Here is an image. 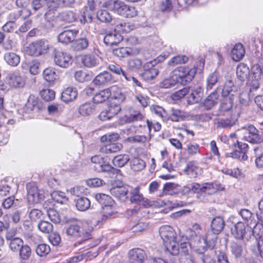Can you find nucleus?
Here are the masks:
<instances>
[{"mask_svg": "<svg viewBox=\"0 0 263 263\" xmlns=\"http://www.w3.org/2000/svg\"><path fill=\"white\" fill-rule=\"evenodd\" d=\"M147 255L145 252L139 248L134 249L129 251L128 253L129 261L130 263H143L146 258ZM149 258L146 262H148Z\"/></svg>", "mask_w": 263, "mask_h": 263, "instance_id": "16", "label": "nucleus"}, {"mask_svg": "<svg viewBox=\"0 0 263 263\" xmlns=\"http://www.w3.org/2000/svg\"><path fill=\"white\" fill-rule=\"evenodd\" d=\"M89 45V41L86 37H81L76 40L73 44V47L77 51H82L86 49Z\"/></svg>", "mask_w": 263, "mask_h": 263, "instance_id": "52", "label": "nucleus"}, {"mask_svg": "<svg viewBox=\"0 0 263 263\" xmlns=\"http://www.w3.org/2000/svg\"><path fill=\"white\" fill-rule=\"evenodd\" d=\"M201 193L212 194L218 190H223L224 187L220 183L211 182L204 183L202 184Z\"/></svg>", "mask_w": 263, "mask_h": 263, "instance_id": "24", "label": "nucleus"}, {"mask_svg": "<svg viewBox=\"0 0 263 263\" xmlns=\"http://www.w3.org/2000/svg\"><path fill=\"white\" fill-rule=\"evenodd\" d=\"M78 96L76 88L68 87L64 89L61 95V99L63 102L68 103L74 100Z\"/></svg>", "mask_w": 263, "mask_h": 263, "instance_id": "26", "label": "nucleus"}, {"mask_svg": "<svg viewBox=\"0 0 263 263\" xmlns=\"http://www.w3.org/2000/svg\"><path fill=\"white\" fill-rule=\"evenodd\" d=\"M239 117V113L228 112L223 117L219 118L216 123L217 128H230L235 125Z\"/></svg>", "mask_w": 263, "mask_h": 263, "instance_id": "13", "label": "nucleus"}, {"mask_svg": "<svg viewBox=\"0 0 263 263\" xmlns=\"http://www.w3.org/2000/svg\"><path fill=\"white\" fill-rule=\"evenodd\" d=\"M262 227L261 224H257L252 229L248 224H246L243 222H238L232 229L231 232L236 239L248 240L254 233H256L257 229Z\"/></svg>", "mask_w": 263, "mask_h": 263, "instance_id": "4", "label": "nucleus"}, {"mask_svg": "<svg viewBox=\"0 0 263 263\" xmlns=\"http://www.w3.org/2000/svg\"><path fill=\"white\" fill-rule=\"evenodd\" d=\"M186 117V115L183 111L172 108L168 119L174 122H180L184 120Z\"/></svg>", "mask_w": 263, "mask_h": 263, "instance_id": "37", "label": "nucleus"}, {"mask_svg": "<svg viewBox=\"0 0 263 263\" xmlns=\"http://www.w3.org/2000/svg\"><path fill=\"white\" fill-rule=\"evenodd\" d=\"M114 54L118 57H125L135 55L139 53V50L137 48L129 47H120L113 50Z\"/></svg>", "mask_w": 263, "mask_h": 263, "instance_id": "22", "label": "nucleus"}, {"mask_svg": "<svg viewBox=\"0 0 263 263\" xmlns=\"http://www.w3.org/2000/svg\"><path fill=\"white\" fill-rule=\"evenodd\" d=\"M202 94L201 88L200 87L192 90V92L187 97L188 103L193 104L198 102L201 100Z\"/></svg>", "mask_w": 263, "mask_h": 263, "instance_id": "46", "label": "nucleus"}, {"mask_svg": "<svg viewBox=\"0 0 263 263\" xmlns=\"http://www.w3.org/2000/svg\"><path fill=\"white\" fill-rule=\"evenodd\" d=\"M237 134L242 136V139L252 143L263 142V134L251 124L246 125L237 131Z\"/></svg>", "mask_w": 263, "mask_h": 263, "instance_id": "5", "label": "nucleus"}, {"mask_svg": "<svg viewBox=\"0 0 263 263\" xmlns=\"http://www.w3.org/2000/svg\"><path fill=\"white\" fill-rule=\"evenodd\" d=\"M218 95L217 91L212 92L204 100L203 106L206 109L212 108L217 102Z\"/></svg>", "mask_w": 263, "mask_h": 263, "instance_id": "44", "label": "nucleus"}, {"mask_svg": "<svg viewBox=\"0 0 263 263\" xmlns=\"http://www.w3.org/2000/svg\"><path fill=\"white\" fill-rule=\"evenodd\" d=\"M96 106L91 103L81 105L79 109V113L83 116H89L95 111Z\"/></svg>", "mask_w": 263, "mask_h": 263, "instance_id": "45", "label": "nucleus"}, {"mask_svg": "<svg viewBox=\"0 0 263 263\" xmlns=\"http://www.w3.org/2000/svg\"><path fill=\"white\" fill-rule=\"evenodd\" d=\"M238 149L233 153H231L232 157L241 160H246L248 159L247 153L248 151V145L245 143L237 142Z\"/></svg>", "mask_w": 263, "mask_h": 263, "instance_id": "21", "label": "nucleus"}, {"mask_svg": "<svg viewBox=\"0 0 263 263\" xmlns=\"http://www.w3.org/2000/svg\"><path fill=\"white\" fill-rule=\"evenodd\" d=\"M49 48L48 42L41 40L29 44L25 48V52L28 55L37 57L46 53Z\"/></svg>", "mask_w": 263, "mask_h": 263, "instance_id": "7", "label": "nucleus"}, {"mask_svg": "<svg viewBox=\"0 0 263 263\" xmlns=\"http://www.w3.org/2000/svg\"><path fill=\"white\" fill-rule=\"evenodd\" d=\"M173 71L178 83L185 85L194 78L197 72V68L195 66L192 67L180 66L175 68Z\"/></svg>", "mask_w": 263, "mask_h": 263, "instance_id": "6", "label": "nucleus"}, {"mask_svg": "<svg viewBox=\"0 0 263 263\" xmlns=\"http://www.w3.org/2000/svg\"><path fill=\"white\" fill-rule=\"evenodd\" d=\"M113 87L105 89L97 93L93 98V102L101 103L107 100L111 95V90Z\"/></svg>", "mask_w": 263, "mask_h": 263, "instance_id": "29", "label": "nucleus"}, {"mask_svg": "<svg viewBox=\"0 0 263 263\" xmlns=\"http://www.w3.org/2000/svg\"><path fill=\"white\" fill-rule=\"evenodd\" d=\"M159 234L166 250L173 255L178 254L179 245L173 228L169 226H163L159 229Z\"/></svg>", "mask_w": 263, "mask_h": 263, "instance_id": "3", "label": "nucleus"}, {"mask_svg": "<svg viewBox=\"0 0 263 263\" xmlns=\"http://www.w3.org/2000/svg\"><path fill=\"white\" fill-rule=\"evenodd\" d=\"M111 74L107 71H104L99 74L93 80V83L96 85H103L106 84L111 81Z\"/></svg>", "mask_w": 263, "mask_h": 263, "instance_id": "41", "label": "nucleus"}, {"mask_svg": "<svg viewBox=\"0 0 263 263\" xmlns=\"http://www.w3.org/2000/svg\"><path fill=\"white\" fill-rule=\"evenodd\" d=\"M122 147V144L119 143H105L100 147L99 151L103 154H112L120 151Z\"/></svg>", "mask_w": 263, "mask_h": 263, "instance_id": "23", "label": "nucleus"}, {"mask_svg": "<svg viewBox=\"0 0 263 263\" xmlns=\"http://www.w3.org/2000/svg\"><path fill=\"white\" fill-rule=\"evenodd\" d=\"M125 121L128 123L141 121L144 118L142 112L138 110H132L129 115H125Z\"/></svg>", "mask_w": 263, "mask_h": 263, "instance_id": "40", "label": "nucleus"}, {"mask_svg": "<svg viewBox=\"0 0 263 263\" xmlns=\"http://www.w3.org/2000/svg\"><path fill=\"white\" fill-rule=\"evenodd\" d=\"M20 257L23 260H27L30 256L31 250L27 245H23L18 250Z\"/></svg>", "mask_w": 263, "mask_h": 263, "instance_id": "60", "label": "nucleus"}, {"mask_svg": "<svg viewBox=\"0 0 263 263\" xmlns=\"http://www.w3.org/2000/svg\"><path fill=\"white\" fill-rule=\"evenodd\" d=\"M182 245L181 247L183 250L182 251V253H180V263H195L192 256L189 254V251L184 249L186 245L182 244Z\"/></svg>", "mask_w": 263, "mask_h": 263, "instance_id": "53", "label": "nucleus"}, {"mask_svg": "<svg viewBox=\"0 0 263 263\" xmlns=\"http://www.w3.org/2000/svg\"><path fill=\"white\" fill-rule=\"evenodd\" d=\"M224 226L225 222L223 218L216 216L211 221V229L214 234L217 235L222 231Z\"/></svg>", "mask_w": 263, "mask_h": 263, "instance_id": "25", "label": "nucleus"}, {"mask_svg": "<svg viewBox=\"0 0 263 263\" xmlns=\"http://www.w3.org/2000/svg\"><path fill=\"white\" fill-rule=\"evenodd\" d=\"M234 87L233 82L232 80H227L226 81L222 89L218 88L217 91H220L221 90V93L222 96L226 97L232 92Z\"/></svg>", "mask_w": 263, "mask_h": 263, "instance_id": "54", "label": "nucleus"}, {"mask_svg": "<svg viewBox=\"0 0 263 263\" xmlns=\"http://www.w3.org/2000/svg\"><path fill=\"white\" fill-rule=\"evenodd\" d=\"M110 192L121 202H125L128 199V190L125 186H114L110 189Z\"/></svg>", "mask_w": 263, "mask_h": 263, "instance_id": "20", "label": "nucleus"}, {"mask_svg": "<svg viewBox=\"0 0 263 263\" xmlns=\"http://www.w3.org/2000/svg\"><path fill=\"white\" fill-rule=\"evenodd\" d=\"M136 27L134 23L130 22H122L116 25L115 30L120 33H128L135 29Z\"/></svg>", "mask_w": 263, "mask_h": 263, "instance_id": "38", "label": "nucleus"}, {"mask_svg": "<svg viewBox=\"0 0 263 263\" xmlns=\"http://www.w3.org/2000/svg\"><path fill=\"white\" fill-rule=\"evenodd\" d=\"M38 100L34 96H30L28 98V101L26 104V108L27 111L29 112L32 111L35 108H37Z\"/></svg>", "mask_w": 263, "mask_h": 263, "instance_id": "64", "label": "nucleus"}, {"mask_svg": "<svg viewBox=\"0 0 263 263\" xmlns=\"http://www.w3.org/2000/svg\"><path fill=\"white\" fill-rule=\"evenodd\" d=\"M47 215L49 219L55 223H58L61 221L60 216L56 210L49 208L47 210Z\"/></svg>", "mask_w": 263, "mask_h": 263, "instance_id": "63", "label": "nucleus"}, {"mask_svg": "<svg viewBox=\"0 0 263 263\" xmlns=\"http://www.w3.org/2000/svg\"><path fill=\"white\" fill-rule=\"evenodd\" d=\"M180 191V186L174 183H167L163 188V194L165 195L172 196L178 194Z\"/></svg>", "mask_w": 263, "mask_h": 263, "instance_id": "39", "label": "nucleus"}, {"mask_svg": "<svg viewBox=\"0 0 263 263\" xmlns=\"http://www.w3.org/2000/svg\"><path fill=\"white\" fill-rule=\"evenodd\" d=\"M107 7L117 13L119 15L124 16L127 5L124 2L118 0H110L106 3Z\"/></svg>", "mask_w": 263, "mask_h": 263, "instance_id": "17", "label": "nucleus"}, {"mask_svg": "<svg viewBox=\"0 0 263 263\" xmlns=\"http://www.w3.org/2000/svg\"><path fill=\"white\" fill-rule=\"evenodd\" d=\"M231 252L236 258H241L245 255V248L242 244L232 242L231 244Z\"/></svg>", "mask_w": 263, "mask_h": 263, "instance_id": "31", "label": "nucleus"}, {"mask_svg": "<svg viewBox=\"0 0 263 263\" xmlns=\"http://www.w3.org/2000/svg\"><path fill=\"white\" fill-rule=\"evenodd\" d=\"M156 64V61L154 59L144 64L143 66V71L141 75L143 80L148 81L155 79L158 76L159 71L155 67Z\"/></svg>", "mask_w": 263, "mask_h": 263, "instance_id": "11", "label": "nucleus"}, {"mask_svg": "<svg viewBox=\"0 0 263 263\" xmlns=\"http://www.w3.org/2000/svg\"><path fill=\"white\" fill-rule=\"evenodd\" d=\"M52 55L54 64L61 68H67L72 64V57L67 52L54 48Z\"/></svg>", "mask_w": 263, "mask_h": 263, "instance_id": "8", "label": "nucleus"}, {"mask_svg": "<svg viewBox=\"0 0 263 263\" xmlns=\"http://www.w3.org/2000/svg\"><path fill=\"white\" fill-rule=\"evenodd\" d=\"M245 54V50L241 43L236 44L232 50V59L235 61L241 60Z\"/></svg>", "mask_w": 263, "mask_h": 263, "instance_id": "36", "label": "nucleus"}, {"mask_svg": "<svg viewBox=\"0 0 263 263\" xmlns=\"http://www.w3.org/2000/svg\"><path fill=\"white\" fill-rule=\"evenodd\" d=\"M45 27L47 29H51L55 27L57 24V18L54 13L47 12L45 14Z\"/></svg>", "mask_w": 263, "mask_h": 263, "instance_id": "42", "label": "nucleus"}, {"mask_svg": "<svg viewBox=\"0 0 263 263\" xmlns=\"http://www.w3.org/2000/svg\"><path fill=\"white\" fill-rule=\"evenodd\" d=\"M201 228L197 223H194L191 228L186 231V233L191 240L193 241V245L196 244L200 245V247L203 248L206 246V240L203 236H202Z\"/></svg>", "mask_w": 263, "mask_h": 263, "instance_id": "9", "label": "nucleus"}, {"mask_svg": "<svg viewBox=\"0 0 263 263\" xmlns=\"http://www.w3.org/2000/svg\"><path fill=\"white\" fill-rule=\"evenodd\" d=\"M76 206L79 211H85L90 208V202L86 197H80L76 200Z\"/></svg>", "mask_w": 263, "mask_h": 263, "instance_id": "49", "label": "nucleus"}, {"mask_svg": "<svg viewBox=\"0 0 263 263\" xmlns=\"http://www.w3.org/2000/svg\"><path fill=\"white\" fill-rule=\"evenodd\" d=\"M206 248V246L203 248L199 247V251L195 252L198 254V258L200 259L202 263H216L215 260H214L211 256L208 254L205 253V251Z\"/></svg>", "mask_w": 263, "mask_h": 263, "instance_id": "48", "label": "nucleus"}, {"mask_svg": "<svg viewBox=\"0 0 263 263\" xmlns=\"http://www.w3.org/2000/svg\"><path fill=\"white\" fill-rule=\"evenodd\" d=\"M193 241L191 240L190 238V242L188 241V238L186 236H181V239L180 240V243H178L179 245V252L182 253V251L183 250V249L182 248L181 246H182V244L184 245H185L186 250H188L189 251L190 250L192 249L195 252H198L199 251L200 249H198V248L200 247V245H198V244L195 245L194 246L192 243Z\"/></svg>", "mask_w": 263, "mask_h": 263, "instance_id": "32", "label": "nucleus"}, {"mask_svg": "<svg viewBox=\"0 0 263 263\" xmlns=\"http://www.w3.org/2000/svg\"><path fill=\"white\" fill-rule=\"evenodd\" d=\"M82 63L86 67L92 68L97 66L99 60L92 54H86L81 56Z\"/></svg>", "mask_w": 263, "mask_h": 263, "instance_id": "27", "label": "nucleus"}, {"mask_svg": "<svg viewBox=\"0 0 263 263\" xmlns=\"http://www.w3.org/2000/svg\"><path fill=\"white\" fill-rule=\"evenodd\" d=\"M78 32V30L76 29L65 30L59 34L58 40L61 43L67 44L74 40Z\"/></svg>", "mask_w": 263, "mask_h": 263, "instance_id": "19", "label": "nucleus"}, {"mask_svg": "<svg viewBox=\"0 0 263 263\" xmlns=\"http://www.w3.org/2000/svg\"><path fill=\"white\" fill-rule=\"evenodd\" d=\"M151 110L152 112L162 119H165L167 118L166 112L162 107L159 105H152L151 106Z\"/></svg>", "mask_w": 263, "mask_h": 263, "instance_id": "61", "label": "nucleus"}, {"mask_svg": "<svg viewBox=\"0 0 263 263\" xmlns=\"http://www.w3.org/2000/svg\"><path fill=\"white\" fill-rule=\"evenodd\" d=\"M27 200L29 203H37L44 198V192L42 190H40L34 184H30L27 186Z\"/></svg>", "mask_w": 263, "mask_h": 263, "instance_id": "12", "label": "nucleus"}, {"mask_svg": "<svg viewBox=\"0 0 263 263\" xmlns=\"http://www.w3.org/2000/svg\"><path fill=\"white\" fill-rule=\"evenodd\" d=\"M111 102L106 108L111 118L120 111L121 107L119 104L125 100L124 95L121 93H117L111 98Z\"/></svg>", "mask_w": 263, "mask_h": 263, "instance_id": "14", "label": "nucleus"}, {"mask_svg": "<svg viewBox=\"0 0 263 263\" xmlns=\"http://www.w3.org/2000/svg\"><path fill=\"white\" fill-rule=\"evenodd\" d=\"M129 157L127 155H119L114 157L112 163L115 166L121 167L124 166L129 161Z\"/></svg>", "mask_w": 263, "mask_h": 263, "instance_id": "50", "label": "nucleus"}, {"mask_svg": "<svg viewBox=\"0 0 263 263\" xmlns=\"http://www.w3.org/2000/svg\"><path fill=\"white\" fill-rule=\"evenodd\" d=\"M5 81L10 87L15 88H22L26 84L25 78L18 71L8 73L6 77Z\"/></svg>", "mask_w": 263, "mask_h": 263, "instance_id": "10", "label": "nucleus"}, {"mask_svg": "<svg viewBox=\"0 0 263 263\" xmlns=\"http://www.w3.org/2000/svg\"><path fill=\"white\" fill-rule=\"evenodd\" d=\"M178 82V80L176 77L173 74V71L172 72L170 76L163 79L159 84L160 87L163 88H170L175 86Z\"/></svg>", "mask_w": 263, "mask_h": 263, "instance_id": "43", "label": "nucleus"}, {"mask_svg": "<svg viewBox=\"0 0 263 263\" xmlns=\"http://www.w3.org/2000/svg\"><path fill=\"white\" fill-rule=\"evenodd\" d=\"M263 77V68L258 64L252 66L250 77L246 85L240 89L239 102L243 105H247L250 100L259 88L260 81Z\"/></svg>", "mask_w": 263, "mask_h": 263, "instance_id": "1", "label": "nucleus"}, {"mask_svg": "<svg viewBox=\"0 0 263 263\" xmlns=\"http://www.w3.org/2000/svg\"><path fill=\"white\" fill-rule=\"evenodd\" d=\"M96 199L103 206H105L108 205H114V201L111 197L106 194L99 193L95 195Z\"/></svg>", "mask_w": 263, "mask_h": 263, "instance_id": "47", "label": "nucleus"}, {"mask_svg": "<svg viewBox=\"0 0 263 263\" xmlns=\"http://www.w3.org/2000/svg\"><path fill=\"white\" fill-rule=\"evenodd\" d=\"M250 73L249 68L247 64L240 63L238 65L236 69V75L240 81H244L247 79Z\"/></svg>", "mask_w": 263, "mask_h": 263, "instance_id": "34", "label": "nucleus"}, {"mask_svg": "<svg viewBox=\"0 0 263 263\" xmlns=\"http://www.w3.org/2000/svg\"><path fill=\"white\" fill-rule=\"evenodd\" d=\"M50 196L52 199L58 203H63L67 200L65 193L60 191H54Z\"/></svg>", "mask_w": 263, "mask_h": 263, "instance_id": "62", "label": "nucleus"}, {"mask_svg": "<svg viewBox=\"0 0 263 263\" xmlns=\"http://www.w3.org/2000/svg\"><path fill=\"white\" fill-rule=\"evenodd\" d=\"M184 172L191 178H195L202 174V170L193 162H190L184 170Z\"/></svg>", "mask_w": 263, "mask_h": 263, "instance_id": "30", "label": "nucleus"}, {"mask_svg": "<svg viewBox=\"0 0 263 263\" xmlns=\"http://www.w3.org/2000/svg\"><path fill=\"white\" fill-rule=\"evenodd\" d=\"M43 77L46 81L51 84H53L59 79V75L55 69L51 67L46 68L44 70Z\"/></svg>", "mask_w": 263, "mask_h": 263, "instance_id": "28", "label": "nucleus"}, {"mask_svg": "<svg viewBox=\"0 0 263 263\" xmlns=\"http://www.w3.org/2000/svg\"><path fill=\"white\" fill-rule=\"evenodd\" d=\"M187 61V57L183 55H178L171 58L168 62V64L170 66H174L176 65L185 63Z\"/></svg>", "mask_w": 263, "mask_h": 263, "instance_id": "58", "label": "nucleus"}, {"mask_svg": "<svg viewBox=\"0 0 263 263\" xmlns=\"http://www.w3.org/2000/svg\"><path fill=\"white\" fill-rule=\"evenodd\" d=\"M4 60L7 64L11 66L15 67L20 62V57L13 52H7L4 56Z\"/></svg>", "mask_w": 263, "mask_h": 263, "instance_id": "33", "label": "nucleus"}, {"mask_svg": "<svg viewBox=\"0 0 263 263\" xmlns=\"http://www.w3.org/2000/svg\"><path fill=\"white\" fill-rule=\"evenodd\" d=\"M59 17L63 21L67 23H71L77 20L78 15L72 10H66L60 13Z\"/></svg>", "mask_w": 263, "mask_h": 263, "instance_id": "35", "label": "nucleus"}, {"mask_svg": "<svg viewBox=\"0 0 263 263\" xmlns=\"http://www.w3.org/2000/svg\"><path fill=\"white\" fill-rule=\"evenodd\" d=\"M123 40L121 34L115 29L107 32L104 37V43L108 46L116 45Z\"/></svg>", "mask_w": 263, "mask_h": 263, "instance_id": "18", "label": "nucleus"}, {"mask_svg": "<svg viewBox=\"0 0 263 263\" xmlns=\"http://www.w3.org/2000/svg\"><path fill=\"white\" fill-rule=\"evenodd\" d=\"M6 239L9 246L10 249L14 252H17L22 245L24 244L23 240L15 236V233L13 231H8L6 234Z\"/></svg>", "mask_w": 263, "mask_h": 263, "instance_id": "15", "label": "nucleus"}, {"mask_svg": "<svg viewBox=\"0 0 263 263\" xmlns=\"http://www.w3.org/2000/svg\"><path fill=\"white\" fill-rule=\"evenodd\" d=\"M220 75L217 72H214L208 77L206 79V89H211L214 86L218 83L220 79Z\"/></svg>", "mask_w": 263, "mask_h": 263, "instance_id": "51", "label": "nucleus"}, {"mask_svg": "<svg viewBox=\"0 0 263 263\" xmlns=\"http://www.w3.org/2000/svg\"><path fill=\"white\" fill-rule=\"evenodd\" d=\"M93 228L87 221L77 220L70 223L66 229V235L73 238L82 237L84 240L91 238Z\"/></svg>", "mask_w": 263, "mask_h": 263, "instance_id": "2", "label": "nucleus"}, {"mask_svg": "<svg viewBox=\"0 0 263 263\" xmlns=\"http://www.w3.org/2000/svg\"><path fill=\"white\" fill-rule=\"evenodd\" d=\"M142 65L141 60L137 58L129 59L127 62V69L133 71H137L142 67Z\"/></svg>", "mask_w": 263, "mask_h": 263, "instance_id": "55", "label": "nucleus"}, {"mask_svg": "<svg viewBox=\"0 0 263 263\" xmlns=\"http://www.w3.org/2000/svg\"><path fill=\"white\" fill-rule=\"evenodd\" d=\"M38 229L40 231L44 233H49L52 231V224L45 220L40 221L37 224Z\"/></svg>", "mask_w": 263, "mask_h": 263, "instance_id": "59", "label": "nucleus"}, {"mask_svg": "<svg viewBox=\"0 0 263 263\" xmlns=\"http://www.w3.org/2000/svg\"><path fill=\"white\" fill-rule=\"evenodd\" d=\"M132 170L134 171H139L143 170L145 166V162L138 158L133 159L130 162Z\"/></svg>", "mask_w": 263, "mask_h": 263, "instance_id": "56", "label": "nucleus"}, {"mask_svg": "<svg viewBox=\"0 0 263 263\" xmlns=\"http://www.w3.org/2000/svg\"><path fill=\"white\" fill-rule=\"evenodd\" d=\"M97 18L103 23H108L112 20L111 14L106 10H100L97 13Z\"/></svg>", "mask_w": 263, "mask_h": 263, "instance_id": "57", "label": "nucleus"}]
</instances>
